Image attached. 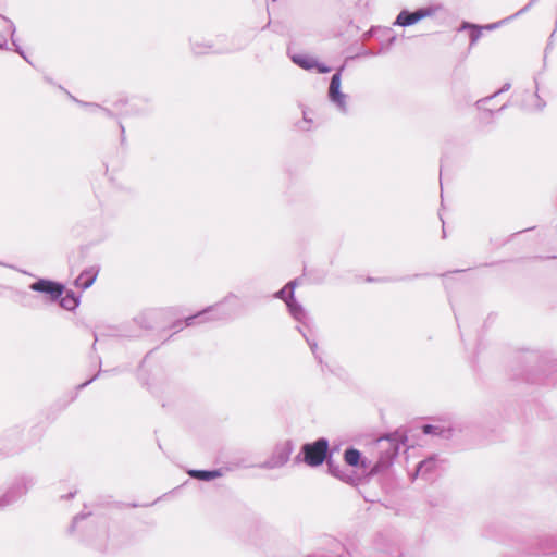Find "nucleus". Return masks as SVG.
<instances>
[{"instance_id": "nucleus-1", "label": "nucleus", "mask_w": 557, "mask_h": 557, "mask_svg": "<svg viewBox=\"0 0 557 557\" xmlns=\"http://www.w3.org/2000/svg\"><path fill=\"white\" fill-rule=\"evenodd\" d=\"M398 455H377L376 461L366 458V455H343L344 466L341 470L351 475L350 479H339L351 485L369 481L375 474L382 473L389 469Z\"/></svg>"}, {"instance_id": "nucleus-2", "label": "nucleus", "mask_w": 557, "mask_h": 557, "mask_svg": "<svg viewBox=\"0 0 557 557\" xmlns=\"http://www.w3.org/2000/svg\"><path fill=\"white\" fill-rule=\"evenodd\" d=\"M257 461L251 463H247L246 461H227V466L219 467L213 469H188V475L201 482H211L218 478L223 476L226 472L232 471L236 468H249V467H259L263 469H275L285 466L290 455H257Z\"/></svg>"}, {"instance_id": "nucleus-3", "label": "nucleus", "mask_w": 557, "mask_h": 557, "mask_svg": "<svg viewBox=\"0 0 557 557\" xmlns=\"http://www.w3.org/2000/svg\"><path fill=\"white\" fill-rule=\"evenodd\" d=\"M84 521L86 523L81 530V541L97 550H104L109 539L108 522L104 518H92L91 512H81L73 518L69 533L73 534Z\"/></svg>"}, {"instance_id": "nucleus-4", "label": "nucleus", "mask_w": 557, "mask_h": 557, "mask_svg": "<svg viewBox=\"0 0 557 557\" xmlns=\"http://www.w3.org/2000/svg\"><path fill=\"white\" fill-rule=\"evenodd\" d=\"M35 480L28 475L17 476L0 496V508L15 504L34 486Z\"/></svg>"}, {"instance_id": "nucleus-5", "label": "nucleus", "mask_w": 557, "mask_h": 557, "mask_svg": "<svg viewBox=\"0 0 557 557\" xmlns=\"http://www.w3.org/2000/svg\"><path fill=\"white\" fill-rule=\"evenodd\" d=\"M334 455H296L294 463L304 462L311 468H317L326 463L327 472L337 479H350L345 471L341 470V466L333 459Z\"/></svg>"}, {"instance_id": "nucleus-6", "label": "nucleus", "mask_w": 557, "mask_h": 557, "mask_svg": "<svg viewBox=\"0 0 557 557\" xmlns=\"http://www.w3.org/2000/svg\"><path fill=\"white\" fill-rule=\"evenodd\" d=\"M521 557H557V534L536 537L525 548Z\"/></svg>"}, {"instance_id": "nucleus-7", "label": "nucleus", "mask_w": 557, "mask_h": 557, "mask_svg": "<svg viewBox=\"0 0 557 557\" xmlns=\"http://www.w3.org/2000/svg\"><path fill=\"white\" fill-rule=\"evenodd\" d=\"M408 438L401 431H396L395 433L385 436L376 438L372 442V446H370V449H386V450H393V453H399L400 450H408L410 448H413V446L407 444Z\"/></svg>"}, {"instance_id": "nucleus-8", "label": "nucleus", "mask_w": 557, "mask_h": 557, "mask_svg": "<svg viewBox=\"0 0 557 557\" xmlns=\"http://www.w3.org/2000/svg\"><path fill=\"white\" fill-rule=\"evenodd\" d=\"M296 286V282H289L284 288H282L278 293H276V297L282 298L289 310V313L293 318L299 322H304L307 314L301 305L295 301L294 299V289Z\"/></svg>"}, {"instance_id": "nucleus-9", "label": "nucleus", "mask_w": 557, "mask_h": 557, "mask_svg": "<svg viewBox=\"0 0 557 557\" xmlns=\"http://www.w3.org/2000/svg\"><path fill=\"white\" fill-rule=\"evenodd\" d=\"M29 287L34 292L45 294L50 301H55L59 299L64 292L62 284L44 278L33 283Z\"/></svg>"}, {"instance_id": "nucleus-10", "label": "nucleus", "mask_w": 557, "mask_h": 557, "mask_svg": "<svg viewBox=\"0 0 557 557\" xmlns=\"http://www.w3.org/2000/svg\"><path fill=\"white\" fill-rule=\"evenodd\" d=\"M436 11H437V8H432V7L419 9L412 13L404 10L398 14L394 24L398 25V26H404V27L410 26L425 17L432 16L433 14H435Z\"/></svg>"}, {"instance_id": "nucleus-11", "label": "nucleus", "mask_w": 557, "mask_h": 557, "mask_svg": "<svg viewBox=\"0 0 557 557\" xmlns=\"http://www.w3.org/2000/svg\"><path fill=\"white\" fill-rule=\"evenodd\" d=\"M438 455H428V457L419 461L416 466L414 472L411 474L412 480L422 478L424 480H432L435 470L438 467Z\"/></svg>"}, {"instance_id": "nucleus-12", "label": "nucleus", "mask_w": 557, "mask_h": 557, "mask_svg": "<svg viewBox=\"0 0 557 557\" xmlns=\"http://www.w3.org/2000/svg\"><path fill=\"white\" fill-rule=\"evenodd\" d=\"M329 98L338 108V110L347 112V96L341 91L339 72L332 76L329 87Z\"/></svg>"}, {"instance_id": "nucleus-13", "label": "nucleus", "mask_w": 557, "mask_h": 557, "mask_svg": "<svg viewBox=\"0 0 557 557\" xmlns=\"http://www.w3.org/2000/svg\"><path fill=\"white\" fill-rule=\"evenodd\" d=\"M292 60L294 63H296L297 65H299L300 67H302L305 70L317 69L318 72H320V73H327L330 71V67L318 63V61L313 57L308 55V54H304V53L294 54L292 57Z\"/></svg>"}, {"instance_id": "nucleus-14", "label": "nucleus", "mask_w": 557, "mask_h": 557, "mask_svg": "<svg viewBox=\"0 0 557 557\" xmlns=\"http://www.w3.org/2000/svg\"><path fill=\"white\" fill-rule=\"evenodd\" d=\"M450 425L445 421H436L432 424H425L422 426V433L424 435H432L438 437H446L450 433Z\"/></svg>"}, {"instance_id": "nucleus-15", "label": "nucleus", "mask_w": 557, "mask_h": 557, "mask_svg": "<svg viewBox=\"0 0 557 557\" xmlns=\"http://www.w3.org/2000/svg\"><path fill=\"white\" fill-rule=\"evenodd\" d=\"M98 275V270L94 267L86 269L83 271L78 277L75 280V285L79 288L87 289L90 287L96 281Z\"/></svg>"}, {"instance_id": "nucleus-16", "label": "nucleus", "mask_w": 557, "mask_h": 557, "mask_svg": "<svg viewBox=\"0 0 557 557\" xmlns=\"http://www.w3.org/2000/svg\"><path fill=\"white\" fill-rule=\"evenodd\" d=\"M300 453H329V442L326 438H319L314 443L305 444Z\"/></svg>"}, {"instance_id": "nucleus-17", "label": "nucleus", "mask_w": 557, "mask_h": 557, "mask_svg": "<svg viewBox=\"0 0 557 557\" xmlns=\"http://www.w3.org/2000/svg\"><path fill=\"white\" fill-rule=\"evenodd\" d=\"M336 546L337 549L333 553L318 552L306 557H351L350 553L346 550L339 543H336Z\"/></svg>"}, {"instance_id": "nucleus-18", "label": "nucleus", "mask_w": 557, "mask_h": 557, "mask_svg": "<svg viewBox=\"0 0 557 557\" xmlns=\"http://www.w3.org/2000/svg\"><path fill=\"white\" fill-rule=\"evenodd\" d=\"M60 298L61 307L66 310H74L78 306V299L73 293H66L64 296L62 295Z\"/></svg>"}, {"instance_id": "nucleus-19", "label": "nucleus", "mask_w": 557, "mask_h": 557, "mask_svg": "<svg viewBox=\"0 0 557 557\" xmlns=\"http://www.w3.org/2000/svg\"><path fill=\"white\" fill-rule=\"evenodd\" d=\"M211 313H214L215 318H220L221 317L219 308L215 307V308H210L208 310H205L203 312H200L199 314H197L195 317L188 318L186 320V323H187V325H190V324H193V321L196 320V319H200L201 321H203V320L208 319V315L211 314Z\"/></svg>"}, {"instance_id": "nucleus-20", "label": "nucleus", "mask_w": 557, "mask_h": 557, "mask_svg": "<svg viewBox=\"0 0 557 557\" xmlns=\"http://www.w3.org/2000/svg\"><path fill=\"white\" fill-rule=\"evenodd\" d=\"M466 27H471L472 28L471 42L472 44L476 42L479 40V38L481 37V32H482L483 27H478V26H474V25L465 24L463 28H466Z\"/></svg>"}, {"instance_id": "nucleus-21", "label": "nucleus", "mask_w": 557, "mask_h": 557, "mask_svg": "<svg viewBox=\"0 0 557 557\" xmlns=\"http://www.w3.org/2000/svg\"><path fill=\"white\" fill-rule=\"evenodd\" d=\"M307 343L309 344L311 351L315 355L318 350V345L314 342H311L309 338H306Z\"/></svg>"}, {"instance_id": "nucleus-22", "label": "nucleus", "mask_w": 557, "mask_h": 557, "mask_svg": "<svg viewBox=\"0 0 557 557\" xmlns=\"http://www.w3.org/2000/svg\"><path fill=\"white\" fill-rule=\"evenodd\" d=\"M76 493H77V491L74 490V491L67 493L66 495H62L61 499H65V500L72 499L76 495Z\"/></svg>"}, {"instance_id": "nucleus-23", "label": "nucleus", "mask_w": 557, "mask_h": 557, "mask_svg": "<svg viewBox=\"0 0 557 557\" xmlns=\"http://www.w3.org/2000/svg\"><path fill=\"white\" fill-rule=\"evenodd\" d=\"M502 23H505V20H502V22H499V23H495V24L486 25V26H485V29H495V28H496V27H498Z\"/></svg>"}, {"instance_id": "nucleus-24", "label": "nucleus", "mask_w": 557, "mask_h": 557, "mask_svg": "<svg viewBox=\"0 0 557 557\" xmlns=\"http://www.w3.org/2000/svg\"><path fill=\"white\" fill-rule=\"evenodd\" d=\"M509 88H510V84H509V83H507V84H505V85H504V86H503V87H502L497 92H495V95H494V96H496V95H498V94H500V92L507 91V90H509Z\"/></svg>"}, {"instance_id": "nucleus-25", "label": "nucleus", "mask_w": 557, "mask_h": 557, "mask_svg": "<svg viewBox=\"0 0 557 557\" xmlns=\"http://www.w3.org/2000/svg\"><path fill=\"white\" fill-rule=\"evenodd\" d=\"M344 453L352 454V453H359V450L355 449V448H347Z\"/></svg>"}, {"instance_id": "nucleus-26", "label": "nucleus", "mask_w": 557, "mask_h": 557, "mask_svg": "<svg viewBox=\"0 0 557 557\" xmlns=\"http://www.w3.org/2000/svg\"><path fill=\"white\" fill-rule=\"evenodd\" d=\"M16 51L26 60V57L24 55L23 51H21L20 49H16Z\"/></svg>"}, {"instance_id": "nucleus-27", "label": "nucleus", "mask_w": 557, "mask_h": 557, "mask_svg": "<svg viewBox=\"0 0 557 557\" xmlns=\"http://www.w3.org/2000/svg\"><path fill=\"white\" fill-rule=\"evenodd\" d=\"M128 506H129V507H133V508H136V507H138V504H136V503H132V504H128Z\"/></svg>"}, {"instance_id": "nucleus-28", "label": "nucleus", "mask_w": 557, "mask_h": 557, "mask_svg": "<svg viewBox=\"0 0 557 557\" xmlns=\"http://www.w3.org/2000/svg\"><path fill=\"white\" fill-rule=\"evenodd\" d=\"M9 27H10L11 33L13 34V33H14L13 24H12V23H10Z\"/></svg>"}, {"instance_id": "nucleus-29", "label": "nucleus", "mask_w": 557, "mask_h": 557, "mask_svg": "<svg viewBox=\"0 0 557 557\" xmlns=\"http://www.w3.org/2000/svg\"><path fill=\"white\" fill-rule=\"evenodd\" d=\"M488 99H490V98H486V99H483V100H479V102H478V103H479V104L484 103V102H485V101H487Z\"/></svg>"}, {"instance_id": "nucleus-30", "label": "nucleus", "mask_w": 557, "mask_h": 557, "mask_svg": "<svg viewBox=\"0 0 557 557\" xmlns=\"http://www.w3.org/2000/svg\"><path fill=\"white\" fill-rule=\"evenodd\" d=\"M528 8H523L521 11H519L516 15H519L520 13L527 11Z\"/></svg>"}, {"instance_id": "nucleus-31", "label": "nucleus", "mask_w": 557, "mask_h": 557, "mask_svg": "<svg viewBox=\"0 0 557 557\" xmlns=\"http://www.w3.org/2000/svg\"><path fill=\"white\" fill-rule=\"evenodd\" d=\"M4 44H5V41H4V42H2V44H0V48H2V47L4 46Z\"/></svg>"}, {"instance_id": "nucleus-32", "label": "nucleus", "mask_w": 557, "mask_h": 557, "mask_svg": "<svg viewBox=\"0 0 557 557\" xmlns=\"http://www.w3.org/2000/svg\"><path fill=\"white\" fill-rule=\"evenodd\" d=\"M397 557H404V555H403V554H399Z\"/></svg>"}]
</instances>
